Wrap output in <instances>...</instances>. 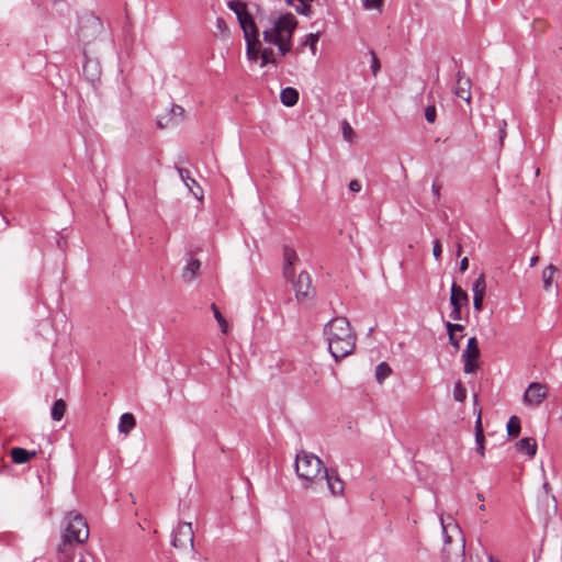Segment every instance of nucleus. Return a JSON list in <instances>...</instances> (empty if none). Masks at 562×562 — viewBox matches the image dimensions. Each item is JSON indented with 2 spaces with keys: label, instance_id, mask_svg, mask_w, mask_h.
I'll use <instances>...</instances> for the list:
<instances>
[{
  "label": "nucleus",
  "instance_id": "nucleus-37",
  "mask_svg": "<svg viewBox=\"0 0 562 562\" xmlns=\"http://www.w3.org/2000/svg\"><path fill=\"white\" fill-rule=\"evenodd\" d=\"M447 331L454 334L456 331H462L464 326L461 324H452L450 322L446 323Z\"/></svg>",
  "mask_w": 562,
  "mask_h": 562
},
{
  "label": "nucleus",
  "instance_id": "nucleus-8",
  "mask_svg": "<svg viewBox=\"0 0 562 562\" xmlns=\"http://www.w3.org/2000/svg\"><path fill=\"white\" fill-rule=\"evenodd\" d=\"M479 357H480V349H479L477 339H476V337H471L468 340L467 348L462 353L465 373H474L477 370Z\"/></svg>",
  "mask_w": 562,
  "mask_h": 562
},
{
  "label": "nucleus",
  "instance_id": "nucleus-9",
  "mask_svg": "<svg viewBox=\"0 0 562 562\" xmlns=\"http://www.w3.org/2000/svg\"><path fill=\"white\" fill-rule=\"evenodd\" d=\"M548 394V389L546 385L533 382L530 383L524 394V403L530 406L539 405Z\"/></svg>",
  "mask_w": 562,
  "mask_h": 562
},
{
  "label": "nucleus",
  "instance_id": "nucleus-38",
  "mask_svg": "<svg viewBox=\"0 0 562 562\" xmlns=\"http://www.w3.org/2000/svg\"><path fill=\"white\" fill-rule=\"evenodd\" d=\"M474 429H475V437H480L481 438V436L484 435L483 426H482V419H481V412L479 413L477 418L475 420Z\"/></svg>",
  "mask_w": 562,
  "mask_h": 562
},
{
  "label": "nucleus",
  "instance_id": "nucleus-3",
  "mask_svg": "<svg viewBox=\"0 0 562 562\" xmlns=\"http://www.w3.org/2000/svg\"><path fill=\"white\" fill-rule=\"evenodd\" d=\"M65 520L63 541L57 549L59 562H69L72 558V544L83 543L89 537L88 524L80 514L70 512Z\"/></svg>",
  "mask_w": 562,
  "mask_h": 562
},
{
  "label": "nucleus",
  "instance_id": "nucleus-5",
  "mask_svg": "<svg viewBox=\"0 0 562 562\" xmlns=\"http://www.w3.org/2000/svg\"><path fill=\"white\" fill-rule=\"evenodd\" d=\"M194 532L190 522H180L172 532L171 544L177 549L193 548Z\"/></svg>",
  "mask_w": 562,
  "mask_h": 562
},
{
  "label": "nucleus",
  "instance_id": "nucleus-36",
  "mask_svg": "<svg viewBox=\"0 0 562 562\" xmlns=\"http://www.w3.org/2000/svg\"><path fill=\"white\" fill-rule=\"evenodd\" d=\"M475 442H476V451L482 456L484 457V453H485V446H484V442H485V437L484 435L480 437H475Z\"/></svg>",
  "mask_w": 562,
  "mask_h": 562
},
{
  "label": "nucleus",
  "instance_id": "nucleus-18",
  "mask_svg": "<svg viewBox=\"0 0 562 562\" xmlns=\"http://www.w3.org/2000/svg\"><path fill=\"white\" fill-rule=\"evenodd\" d=\"M136 425V420L133 414L124 413L119 423V431L127 435Z\"/></svg>",
  "mask_w": 562,
  "mask_h": 562
},
{
  "label": "nucleus",
  "instance_id": "nucleus-17",
  "mask_svg": "<svg viewBox=\"0 0 562 562\" xmlns=\"http://www.w3.org/2000/svg\"><path fill=\"white\" fill-rule=\"evenodd\" d=\"M518 451L526 453L529 457H533L537 452V443L533 438H522L517 442Z\"/></svg>",
  "mask_w": 562,
  "mask_h": 562
},
{
  "label": "nucleus",
  "instance_id": "nucleus-44",
  "mask_svg": "<svg viewBox=\"0 0 562 562\" xmlns=\"http://www.w3.org/2000/svg\"><path fill=\"white\" fill-rule=\"evenodd\" d=\"M506 121H502L501 125H499V142H501V145H503V142H504V138L506 136Z\"/></svg>",
  "mask_w": 562,
  "mask_h": 562
},
{
  "label": "nucleus",
  "instance_id": "nucleus-15",
  "mask_svg": "<svg viewBox=\"0 0 562 562\" xmlns=\"http://www.w3.org/2000/svg\"><path fill=\"white\" fill-rule=\"evenodd\" d=\"M200 261L198 259H190L182 271V279L184 282H192L198 276L200 269Z\"/></svg>",
  "mask_w": 562,
  "mask_h": 562
},
{
  "label": "nucleus",
  "instance_id": "nucleus-41",
  "mask_svg": "<svg viewBox=\"0 0 562 562\" xmlns=\"http://www.w3.org/2000/svg\"><path fill=\"white\" fill-rule=\"evenodd\" d=\"M440 190H441V184L435 181L431 186V192H432L434 198L437 201L440 200Z\"/></svg>",
  "mask_w": 562,
  "mask_h": 562
},
{
  "label": "nucleus",
  "instance_id": "nucleus-22",
  "mask_svg": "<svg viewBox=\"0 0 562 562\" xmlns=\"http://www.w3.org/2000/svg\"><path fill=\"white\" fill-rule=\"evenodd\" d=\"M472 292H473V295L485 296L486 279H485L484 273H481L477 277V279L474 281L473 286H472Z\"/></svg>",
  "mask_w": 562,
  "mask_h": 562
},
{
  "label": "nucleus",
  "instance_id": "nucleus-30",
  "mask_svg": "<svg viewBox=\"0 0 562 562\" xmlns=\"http://www.w3.org/2000/svg\"><path fill=\"white\" fill-rule=\"evenodd\" d=\"M291 40L292 38H288L286 36H282L280 42H278L276 44L278 46L279 52H280L281 55H285V54H288L291 50Z\"/></svg>",
  "mask_w": 562,
  "mask_h": 562
},
{
  "label": "nucleus",
  "instance_id": "nucleus-11",
  "mask_svg": "<svg viewBox=\"0 0 562 562\" xmlns=\"http://www.w3.org/2000/svg\"><path fill=\"white\" fill-rule=\"evenodd\" d=\"M102 30V22L98 16L90 15L81 21L79 36L83 40H90Z\"/></svg>",
  "mask_w": 562,
  "mask_h": 562
},
{
  "label": "nucleus",
  "instance_id": "nucleus-19",
  "mask_svg": "<svg viewBox=\"0 0 562 562\" xmlns=\"http://www.w3.org/2000/svg\"><path fill=\"white\" fill-rule=\"evenodd\" d=\"M246 55L249 60L256 61L260 56V42L258 38H248Z\"/></svg>",
  "mask_w": 562,
  "mask_h": 562
},
{
  "label": "nucleus",
  "instance_id": "nucleus-34",
  "mask_svg": "<svg viewBox=\"0 0 562 562\" xmlns=\"http://www.w3.org/2000/svg\"><path fill=\"white\" fill-rule=\"evenodd\" d=\"M442 254V246L439 239L434 240L432 255L436 260H439Z\"/></svg>",
  "mask_w": 562,
  "mask_h": 562
},
{
  "label": "nucleus",
  "instance_id": "nucleus-28",
  "mask_svg": "<svg viewBox=\"0 0 562 562\" xmlns=\"http://www.w3.org/2000/svg\"><path fill=\"white\" fill-rule=\"evenodd\" d=\"M453 397L458 402H464L467 398V389L460 381L454 384Z\"/></svg>",
  "mask_w": 562,
  "mask_h": 562
},
{
  "label": "nucleus",
  "instance_id": "nucleus-43",
  "mask_svg": "<svg viewBox=\"0 0 562 562\" xmlns=\"http://www.w3.org/2000/svg\"><path fill=\"white\" fill-rule=\"evenodd\" d=\"M448 336H449V342L454 347V349L458 350L460 348V339H458L456 337V335L452 333H448Z\"/></svg>",
  "mask_w": 562,
  "mask_h": 562
},
{
  "label": "nucleus",
  "instance_id": "nucleus-2",
  "mask_svg": "<svg viewBox=\"0 0 562 562\" xmlns=\"http://www.w3.org/2000/svg\"><path fill=\"white\" fill-rule=\"evenodd\" d=\"M328 350L336 361L351 355L356 347V334L346 317H335L324 328Z\"/></svg>",
  "mask_w": 562,
  "mask_h": 562
},
{
  "label": "nucleus",
  "instance_id": "nucleus-29",
  "mask_svg": "<svg viewBox=\"0 0 562 562\" xmlns=\"http://www.w3.org/2000/svg\"><path fill=\"white\" fill-rule=\"evenodd\" d=\"M311 1L299 2V4L294 5L295 11L304 16H311L313 14Z\"/></svg>",
  "mask_w": 562,
  "mask_h": 562
},
{
  "label": "nucleus",
  "instance_id": "nucleus-32",
  "mask_svg": "<svg viewBox=\"0 0 562 562\" xmlns=\"http://www.w3.org/2000/svg\"><path fill=\"white\" fill-rule=\"evenodd\" d=\"M436 116H437V112H436L435 104L428 105L425 109V119L427 120V122L431 123V124L435 123L436 122Z\"/></svg>",
  "mask_w": 562,
  "mask_h": 562
},
{
  "label": "nucleus",
  "instance_id": "nucleus-55",
  "mask_svg": "<svg viewBox=\"0 0 562 562\" xmlns=\"http://www.w3.org/2000/svg\"><path fill=\"white\" fill-rule=\"evenodd\" d=\"M490 562H501V561L495 560L493 557H490Z\"/></svg>",
  "mask_w": 562,
  "mask_h": 562
},
{
  "label": "nucleus",
  "instance_id": "nucleus-33",
  "mask_svg": "<svg viewBox=\"0 0 562 562\" xmlns=\"http://www.w3.org/2000/svg\"><path fill=\"white\" fill-rule=\"evenodd\" d=\"M370 56H371V70H372L373 76H376L378 72L380 71L381 64H380V60H379L376 54L373 50L370 52Z\"/></svg>",
  "mask_w": 562,
  "mask_h": 562
},
{
  "label": "nucleus",
  "instance_id": "nucleus-16",
  "mask_svg": "<svg viewBox=\"0 0 562 562\" xmlns=\"http://www.w3.org/2000/svg\"><path fill=\"white\" fill-rule=\"evenodd\" d=\"M280 100L285 106H293L299 101V92L291 87L284 88L280 93Z\"/></svg>",
  "mask_w": 562,
  "mask_h": 562
},
{
  "label": "nucleus",
  "instance_id": "nucleus-7",
  "mask_svg": "<svg viewBox=\"0 0 562 562\" xmlns=\"http://www.w3.org/2000/svg\"><path fill=\"white\" fill-rule=\"evenodd\" d=\"M450 304L452 306V311L449 316L453 321L462 319V306H467L469 304V295L468 293L456 283H452L451 294H450Z\"/></svg>",
  "mask_w": 562,
  "mask_h": 562
},
{
  "label": "nucleus",
  "instance_id": "nucleus-1",
  "mask_svg": "<svg viewBox=\"0 0 562 562\" xmlns=\"http://www.w3.org/2000/svg\"><path fill=\"white\" fill-rule=\"evenodd\" d=\"M295 472L306 490H315L323 481L333 496L344 494V482L336 471L328 470L314 453L301 450L295 458Z\"/></svg>",
  "mask_w": 562,
  "mask_h": 562
},
{
  "label": "nucleus",
  "instance_id": "nucleus-31",
  "mask_svg": "<svg viewBox=\"0 0 562 562\" xmlns=\"http://www.w3.org/2000/svg\"><path fill=\"white\" fill-rule=\"evenodd\" d=\"M341 127H342L344 138L348 142H351L355 136V132H353L351 125L347 121H342Z\"/></svg>",
  "mask_w": 562,
  "mask_h": 562
},
{
  "label": "nucleus",
  "instance_id": "nucleus-21",
  "mask_svg": "<svg viewBox=\"0 0 562 562\" xmlns=\"http://www.w3.org/2000/svg\"><path fill=\"white\" fill-rule=\"evenodd\" d=\"M66 413V403L64 400L59 398L54 402L52 407V418L56 422H59Z\"/></svg>",
  "mask_w": 562,
  "mask_h": 562
},
{
  "label": "nucleus",
  "instance_id": "nucleus-47",
  "mask_svg": "<svg viewBox=\"0 0 562 562\" xmlns=\"http://www.w3.org/2000/svg\"><path fill=\"white\" fill-rule=\"evenodd\" d=\"M239 3H240V2H236V3H233V2H232V3L229 4V8H231L232 10H234V12H235L236 14H237V12H241V11H243V8L238 5Z\"/></svg>",
  "mask_w": 562,
  "mask_h": 562
},
{
  "label": "nucleus",
  "instance_id": "nucleus-45",
  "mask_svg": "<svg viewBox=\"0 0 562 562\" xmlns=\"http://www.w3.org/2000/svg\"><path fill=\"white\" fill-rule=\"evenodd\" d=\"M171 113L173 116H182L184 113V110L180 105H172Z\"/></svg>",
  "mask_w": 562,
  "mask_h": 562
},
{
  "label": "nucleus",
  "instance_id": "nucleus-42",
  "mask_svg": "<svg viewBox=\"0 0 562 562\" xmlns=\"http://www.w3.org/2000/svg\"><path fill=\"white\" fill-rule=\"evenodd\" d=\"M349 190L355 193L360 192L361 183L358 180H351L349 182Z\"/></svg>",
  "mask_w": 562,
  "mask_h": 562
},
{
  "label": "nucleus",
  "instance_id": "nucleus-24",
  "mask_svg": "<svg viewBox=\"0 0 562 562\" xmlns=\"http://www.w3.org/2000/svg\"><path fill=\"white\" fill-rule=\"evenodd\" d=\"M392 373L391 367L386 362H381L375 368V378L382 383Z\"/></svg>",
  "mask_w": 562,
  "mask_h": 562
},
{
  "label": "nucleus",
  "instance_id": "nucleus-48",
  "mask_svg": "<svg viewBox=\"0 0 562 562\" xmlns=\"http://www.w3.org/2000/svg\"><path fill=\"white\" fill-rule=\"evenodd\" d=\"M543 490L546 491L547 494H550L551 492V486L548 482H544L543 483Z\"/></svg>",
  "mask_w": 562,
  "mask_h": 562
},
{
  "label": "nucleus",
  "instance_id": "nucleus-49",
  "mask_svg": "<svg viewBox=\"0 0 562 562\" xmlns=\"http://www.w3.org/2000/svg\"><path fill=\"white\" fill-rule=\"evenodd\" d=\"M538 262V256H535L530 259V267H533L536 266V263Z\"/></svg>",
  "mask_w": 562,
  "mask_h": 562
},
{
  "label": "nucleus",
  "instance_id": "nucleus-56",
  "mask_svg": "<svg viewBox=\"0 0 562 562\" xmlns=\"http://www.w3.org/2000/svg\"><path fill=\"white\" fill-rule=\"evenodd\" d=\"M480 510H485V505L483 503L480 506Z\"/></svg>",
  "mask_w": 562,
  "mask_h": 562
},
{
  "label": "nucleus",
  "instance_id": "nucleus-25",
  "mask_svg": "<svg viewBox=\"0 0 562 562\" xmlns=\"http://www.w3.org/2000/svg\"><path fill=\"white\" fill-rule=\"evenodd\" d=\"M507 432L512 437H517L520 432V420L517 416H512L507 424Z\"/></svg>",
  "mask_w": 562,
  "mask_h": 562
},
{
  "label": "nucleus",
  "instance_id": "nucleus-50",
  "mask_svg": "<svg viewBox=\"0 0 562 562\" xmlns=\"http://www.w3.org/2000/svg\"><path fill=\"white\" fill-rule=\"evenodd\" d=\"M464 549H465V542L463 541L462 549H461V554H460L461 561L463 560V557H464Z\"/></svg>",
  "mask_w": 562,
  "mask_h": 562
},
{
  "label": "nucleus",
  "instance_id": "nucleus-10",
  "mask_svg": "<svg viewBox=\"0 0 562 562\" xmlns=\"http://www.w3.org/2000/svg\"><path fill=\"white\" fill-rule=\"evenodd\" d=\"M238 5L243 8L241 12H237V18L243 27L246 41H248V38H258V29L252 16L247 12L244 3H239Z\"/></svg>",
  "mask_w": 562,
  "mask_h": 562
},
{
  "label": "nucleus",
  "instance_id": "nucleus-40",
  "mask_svg": "<svg viewBox=\"0 0 562 562\" xmlns=\"http://www.w3.org/2000/svg\"><path fill=\"white\" fill-rule=\"evenodd\" d=\"M179 175H180L181 179L184 181V183L187 184V187L190 190H192L191 186L189 184V179L191 178L189 175V170L180 168Z\"/></svg>",
  "mask_w": 562,
  "mask_h": 562
},
{
  "label": "nucleus",
  "instance_id": "nucleus-12",
  "mask_svg": "<svg viewBox=\"0 0 562 562\" xmlns=\"http://www.w3.org/2000/svg\"><path fill=\"white\" fill-rule=\"evenodd\" d=\"M471 87L472 82L469 77L464 75L462 71H458L456 86L453 88V93L456 97L464 100L467 103L471 102Z\"/></svg>",
  "mask_w": 562,
  "mask_h": 562
},
{
  "label": "nucleus",
  "instance_id": "nucleus-27",
  "mask_svg": "<svg viewBox=\"0 0 562 562\" xmlns=\"http://www.w3.org/2000/svg\"><path fill=\"white\" fill-rule=\"evenodd\" d=\"M260 58H261V67H265L268 64H273V65L277 64V60L274 58V53L271 48H265L260 54Z\"/></svg>",
  "mask_w": 562,
  "mask_h": 562
},
{
  "label": "nucleus",
  "instance_id": "nucleus-57",
  "mask_svg": "<svg viewBox=\"0 0 562 562\" xmlns=\"http://www.w3.org/2000/svg\"><path fill=\"white\" fill-rule=\"evenodd\" d=\"M77 562H89V561H87L86 559H80Z\"/></svg>",
  "mask_w": 562,
  "mask_h": 562
},
{
  "label": "nucleus",
  "instance_id": "nucleus-52",
  "mask_svg": "<svg viewBox=\"0 0 562 562\" xmlns=\"http://www.w3.org/2000/svg\"><path fill=\"white\" fill-rule=\"evenodd\" d=\"M476 497H477V499H479L480 502H482V503L484 502V496H483V494L477 493V494H476Z\"/></svg>",
  "mask_w": 562,
  "mask_h": 562
},
{
  "label": "nucleus",
  "instance_id": "nucleus-20",
  "mask_svg": "<svg viewBox=\"0 0 562 562\" xmlns=\"http://www.w3.org/2000/svg\"><path fill=\"white\" fill-rule=\"evenodd\" d=\"M557 272V268L553 265H549L542 272L543 289L550 291L553 283V277Z\"/></svg>",
  "mask_w": 562,
  "mask_h": 562
},
{
  "label": "nucleus",
  "instance_id": "nucleus-26",
  "mask_svg": "<svg viewBox=\"0 0 562 562\" xmlns=\"http://www.w3.org/2000/svg\"><path fill=\"white\" fill-rule=\"evenodd\" d=\"M319 37H321V33L317 32V33H311L306 36V40L303 42V46L304 45H308L310 46V49L312 52L313 55H315L316 53V45H317V42L319 41Z\"/></svg>",
  "mask_w": 562,
  "mask_h": 562
},
{
  "label": "nucleus",
  "instance_id": "nucleus-51",
  "mask_svg": "<svg viewBox=\"0 0 562 562\" xmlns=\"http://www.w3.org/2000/svg\"><path fill=\"white\" fill-rule=\"evenodd\" d=\"M461 252H462V246H461V244L459 243V244L457 245V256H460V255H461Z\"/></svg>",
  "mask_w": 562,
  "mask_h": 562
},
{
  "label": "nucleus",
  "instance_id": "nucleus-46",
  "mask_svg": "<svg viewBox=\"0 0 562 562\" xmlns=\"http://www.w3.org/2000/svg\"><path fill=\"white\" fill-rule=\"evenodd\" d=\"M468 268H469V259L467 257H464L460 261V271L464 272Z\"/></svg>",
  "mask_w": 562,
  "mask_h": 562
},
{
  "label": "nucleus",
  "instance_id": "nucleus-35",
  "mask_svg": "<svg viewBox=\"0 0 562 562\" xmlns=\"http://www.w3.org/2000/svg\"><path fill=\"white\" fill-rule=\"evenodd\" d=\"M383 0H364L363 7L368 10L380 9Z\"/></svg>",
  "mask_w": 562,
  "mask_h": 562
},
{
  "label": "nucleus",
  "instance_id": "nucleus-39",
  "mask_svg": "<svg viewBox=\"0 0 562 562\" xmlns=\"http://www.w3.org/2000/svg\"><path fill=\"white\" fill-rule=\"evenodd\" d=\"M484 296L473 295V307L475 311L481 312L483 308Z\"/></svg>",
  "mask_w": 562,
  "mask_h": 562
},
{
  "label": "nucleus",
  "instance_id": "nucleus-14",
  "mask_svg": "<svg viewBox=\"0 0 562 562\" xmlns=\"http://www.w3.org/2000/svg\"><path fill=\"white\" fill-rule=\"evenodd\" d=\"M10 453H11L12 461L16 464L26 463L33 457L36 456V451H29L24 448H12Z\"/></svg>",
  "mask_w": 562,
  "mask_h": 562
},
{
  "label": "nucleus",
  "instance_id": "nucleus-54",
  "mask_svg": "<svg viewBox=\"0 0 562 562\" xmlns=\"http://www.w3.org/2000/svg\"><path fill=\"white\" fill-rule=\"evenodd\" d=\"M285 2H286L288 5H294L293 4V0H285Z\"/></svg>",
  "mask_w": 562,
  "mask_h": 562
},
{
  "label": "nucleus",
  "instance_id": "nucleus-4",
  "mask_svg": "<svg viewBox=\"0 0 562 562\" xmlns=\"http://www.w3.org/2000/svg\"><path fill=\"white\" fill-rule=\"evenodd\" d=\"M296 26L297 21L292 13L282 14L273 22L272 29L263 31V41L276 45L282 36L292 38Z\"/></svg>",
  "mask_w": 562,
  "mask_h": 562
},
{
  "label": "nucleus",
  "instance_id": "nucleus-6",
  "mask_svg": "<svg viewBox=\"0 0 562 562\" xmlns=\"http://www.w3.org/2000/svg\"><path fill=\"white\" fill-rule=\"evenodd\" d=\"M293 282L295 296L299 302H310L315 295V289L312 285L311 276L306 271H302L297 279Z\"/></svg>",
  "mask_w": 562,
  "mask_h": 562
},
{
  "label": "nucleus",
  "instance_id": "nucleus-13",
  "mask_svg": "<svg viewBox=\"0 0 562 562\" xmlns=\"http://www.w3.org/2000/svg\"><path fill=\"white\" fill-rule=\"evenodd\" d=\"M299 260V256L296 251L290 247H283V277L288 281H293L294 277V263Z\"/></svg>",
  "mask_w": 562,
  "mask_h": 562
},
{
  "label": "nucleus",
  "instance_id": "nucleus-23",
  "mask_svg": "<svg viewBox=\"0 0 562 562\" xmlns=\"http://www.w3.org/2000/svg\"><path fill=\"white\" fill-rule=\"evenodd\" d=\"M211 310L213 312V315H214L218 326L221 327V331L226 335L228 333V323H227V321L224 318V316L222 315L221 311L218 310V307L214 303L211 304Z\"/></svg>",
  "mask_w": 562,
  "mask_h": 562
},
{
  "label": "nucleus",
  "instance_id": "nucleus-53",
  "mask_svg": "<svg viewBox=\"0 0 562 562\" xmlns=\"http://www.w3.org/2000/svg\"><path fill=\"white\" fill-rule=\"evenodd\" d=\"M189 184H190V186H191V184H196V182H195V180H194V179L190 178V179H189Z\"/></svg>",
  "mask_w": 562,
  "mask_h": 562
}]
</instances>
